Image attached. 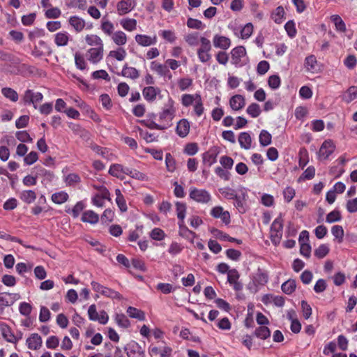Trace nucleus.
<instances>
[{
    "mask_svg": "<svg viewBox=\"0 0 357 357\" xmlns=\"http://www.w3.org/2000/svg\"><path fill=\"white\" fill-rule=\"evenodd\" d=\"M161 91L158 87L152 86H146L142 90V95L144 99L148 102H153L158 95H160Z\"/></svg>",
    "mask_w": 357,
    "mask_h": 357,
    "instance_id": "17",
    "label": "nucleus"
},
{
    "mask_svg": "<svg viewBox=\"0 0 357 357\" xmlns=\"http://www.w3.org/2000/svg\"><path fill=\"white\" fill-rule=\"evenodd\" d=\"M177 218L179 221H184L187 206L185 203L176 202L175 204Z\"/></svg>",
    "mask_w": 357,
    "mask_h": 357,
    "instance_id": "42",
    "label": "nucleus"
},
{
    "mask_svg": "<svg viewBox=\"0 0 357 357\" xmlns=\"http://www.w3.org/2000/svg\"><path fill=\"white\" fill-rule=\"evenodd\" d=\"M115 321L118 326L122 328H128L130 324L129 319L123 314H116L115 316Z\"/></svg>",
    "mask_w": 357,
    "mask_h": 357,
    "instance_id": "57",
    "label": "nucleus"
},
{
    "mask_svg": "<svg viewBox=\"0 0 357 357\" xmlns=\"http://www.w3.org/2000/svg\"><path fill=\"white\" fill-rule=\"evenodd\" d=\"M135 39L136 43L142 47H149L155 45L158 41V38L155 35L150 36L145 34H137Z\"/></svg>",
    "mask_w": 357,
    "mask_h": 357,
    "instance_id": "13",
    "label": "nucleus"
},
{
    "mask_svg": "<svg viewBox=\"0 0 357 357\" xmlns=\"http://www.w3.org/2000/svg\"><path fill=\"white\" fill-rule=\"evenodd\" d=\"M199 151V147L197 143H188L183 149V153L188 155H194Z\"/></svg>",
    "mask_w": 357,
    "mask_h": 357,
    "instance_id": "62",
    "label": "nucleus"
},
{
    "mask_svg": "<svg viewBox=\"0 0 357 357\" xmlns=\"http://www.w3.org/2000/svg\"><path fill=\"white\" fill-rule=\"evenodd\" d=\"M20 198L26 204H31L36 199V194L33 190H26L20 192Z\"/></svg>",
    "mask_w": 357,
    "mask_h": 357,
    "instance_id": "36",
    "label": "nucleus"
},
{
    "mask_svg": "<svg viewBox=\"0 0 357 357\" xmlns=\"http://www.w3.org/2000/svg\"><path fill=\"white\" fill-rule=\"evenodd\" d=\"M126 50L122 47H119L116 50L110 51L109 56L115 58L118 61H123L126 58Z\"/></svg>",
    "mask_w": 357,
    "mask_h": 357,
    "instance_id": "55",
    "label": "nucleus"
},
{
    "mask_svg": "<svg viewBox=\"0 0 357 357\" xmlns=\"http://www.w3.org/2000/svg\"><path fill=\"white\" fill-rule=\"evenodd\" d=\"M0 330L2 336L8 342L16 343L20 339H21V336H15L11 331L10 328L5 323L0 324Z\"/></svg>",
    "mask_w": 357,
    "mask_h": 357,
    "instance_id": "16",
    "label": "nucleus"
},
{
    "mask_svg": "<svg viewBox=\"0 0 357 357\" xmlns=\"http://www.w3.org/2000/svg\"><path fill=\"white\" fill-rule=\"evenodd\" d=\"M331 21L334 23L337 31L345 32L347 30L346 24L342 19L338 15H333L331 17Z\"/></svg>",
    "mask_w": 357,
    "mask_h": 357,
    "instance_id": "41",
    "label": "nucleus"
},
{
    "mask_svg": "<svg viewBox=\"0 0 357 357\" xmlns=\"http://www.w3.org/2000/svg\"><path fill=\"white\" fill-rule=\"evenodd\" d=\"M210 215L214 218H220L225 225H228L231 222L230 213L227 211H224L223 207L220 206L212 208Z\"/></svg>",
    "mask_w": 357,
    "mask_h": 357,
    "instance_id": "8",
    "label": "nucleus"
},
{
    "mask_svg": "<svg viewBox=\"0 0 357 357\" xmlns=\"http://www.w3.org/2000/svg\"><path fill=\"white\" fill-rule=\"evenodd\" d=\"M120 24L128 31H132L136 29L137 20L132 18H123L121 20Z\"/></svg>",
    "mask_w": 357,
    "mask_h": 357,
    "instance_id": "37",
    "label": "nucleus"
},
{
    "mask_svg": "<svg viewBox=\"0 0 357 357\" xmlns=\"http://www.w3.org/2000/svg\"><path fill=\"white\" fill-rule=\"evenodd\" d=\"M221 195L227 199H234L237 192L232 188L226 187L219 190Z\"/></svg>",
    "mask_w": 357,
    "mask_h": 357,
    "instance_id": "61",
    "label": "nucleus"
},
{
    "mask_svg": "<svg viewBox=\"0 0 357 357\" xmlns=\"http://www.w3.org/2000/svg\"><path fill=\"white\" fill-rule=\"evenodd\" d=\"M248 199V189L241 187L238 189V193L234 197V206L241 213H245L248 210L246 201Z\"/></svg>",
    "mask_w": 357,
    "mask_h": 357,
    "instance_id": "3",
    "label": "nucleus"
},
{
    "mask_svg": "<svg viewBox=\"0 0 357 357\" xmlns=\"http://www.w3.org/2000/svg\"><path fill=\"white\" fill-rule=\"evenodd\" d=\"M100 29L106 36H111L114 33V25L105 16L100 22Z\"/></svg>",
    "mask_w": 357,
    "mask_h": 357,
    "instance_id": "26",
    "label": "nucleus"
},
{
    "mask_svg": "<svg viewBox=\"0 0 357 357\" xmlns=\"http://www.w3.org/2000/svg\"><path fill=\"white\" fill-rule=\"evenodd\" d=\"M272 136L266 130H262L259 136V144L261 146H266L271 143Z\"/></svg>",
    "mask_w": 357,
    "mask_h": 357,
    "instance_id": "46",
    "label": "nucleus"
},
{
    "mask_svg": "<svg viewBox=\"0 0 357 357\" xmlns=\"http://www.w3.org/2000/svg\"><path fill=\"white\" fill-rule=\"evenodd\" d=\"M159 35L169 43H174L176 39L175 33L172 30H161Z\"/></svg>",
    "mask_w": 357,
    "mask_h": 357,
    "instance_id": "60",
    "label": "nucleus"
},
{
    "mask_svg": "<svg viewBox=\"0 0 357 357\" xmlns=\"http://www.w3.org/2000/svg\"><path fill=\"white\" fill-rule=\"evenodd\" d=\"M82 221L90 224H96L99 220V215L93 211L89 210L83 213Z\"/></svg>",
    "mask_w": 357,
    "mask_h": 357,
    "instance_id": "32",
    "label": "nucleus"
},
{
    "mask_svg": "<svg viewBox=\"0 0 357 357\" xmlns=\"http://www.w3.org/2000/svg\"><path fill=\"white\" fill-rule=\"evenodd\" d=\"M246 112L252 118H257L261 114V109L258 104L252 103L248 107Z\"/></svg>",
    "mask_w": 357,
    "mask_h": 357,
    "instance_id": "56",
    "label": "nucleus"
},
{
    "mask_svg": "<svg viewBox=\"0 0 357 357\" xmlns=\"http://www.w3.org/2000/svg\"><path fill=\"white\" fill-rule=\"evenodd\" d=\"M238 143L241 149L249 150L252 147V137L249 132H242L239 134Z\"/></svg>",
    "mask_w": 357,
    "mask_h": 357,
    "instance_id": "23",
    "label": "nucleus"
},
{
    "mask_svg": "<svg viewBox=\"0 0 357 357\" xmlns=\"http://www.w3.org/2000/svg\"><path fill=\"white\" fill-rule=\"evenodd\" d=\"M356 98H357V86H351L347 90L344 100L346 102L349 103Z\"/></svg>",
    "mask_w": 357,
    "mask_h": 357,
    "instance_id": "50",
    "label": "nucleus"
},
{
    "mask_svg": "<svg viewBox=\"0 0 357 357\" xmlns=\"http://www.w3.org/2000/svg\"><path fill=\"white\" fill-rule=\"evenodd\" d=\"M119 75L132 79H136L139 77L138 70L134 67L128 66V64H125L123 66L121 73Z\"/></svg>",
    "mask_w": 357,
    "mask_h": 357,
    "instance_id": "25",
    "label": "nucleus"
},
{
    "mask_svg": "<svg viewBox=\"0 0 357 357\" xmlns=\"http://www.w3.org/2000/svg\"><path fill=\"white\" fill-rule=\"evenodd\" d=\"M218 153L215 150H209L202 154L203 162L211 167L217 162Z\"/></svg>",
    "mask_w": 357,
    "mask_h": 357,
    "instance_id": "28",
    "label": "nucleus"
},
{
    "mask_svg": "<svg viewBox=\"0 0 357 357\" xmlns=\"http://www.w3.org/2000/svg\"><path fill=\"white\" fill-rule=\"evenodd\" d=\"M136 6L135 0H121L116 6L119 15H123L130 13Z\"/></svg>",
    "mask_w": 357,
    "mask_h": 357,
    "instance_id": "11",
    "label": "nucleus"
},
{
    "mask_svg": "<svg viewBox=\"0 0 357 357\" xmlns=\"http://www.w3.org/2000/svg\"><path fill=\"white\" fill-rule=\"evenodd\" d=\"M128 357H144V351L135 341H131L124 348Z\"/></svg>",
    "mask_w": 357,
    "mask_h": 357,
    "instance_id": "10",
    "label": "nucleus"
},
{
    "mask_svg": "<svg viewBox=\"0 0 357 357\" xmlns=\"http://www.w3.org/2000/svg\"><path fill=\"white\" fill-rule=\"evenodd\" d=\"M268 275L266 273L258 269V271L253 275L252 281L255 286L264 285L267 283Z\"/></svg>",
    "mask_w": 357,
    "mask_h": 357,
    "instance_id": "27",
    "label": "nucleus"
},
{
    "mask_svg": "<svg viewBox=\"0 0 357 357\" xmlns=\"http://www.w3.org/2000/svg\"><path fill=\"white\" fill-rule=\"evenodd\" d=\"M165 165L168 172H174L176 170V160L170 153H166Z\"/></svg>",
    "mask_w": 357,
    "mask_h": 357,
    "instance_id": "48",
    "label": "nucleus"
},
{
    "mask_svg": "<svg viewBox=\"0 0 357 357\" xmlns=\"http://www.w3.org/2000/svg\"><path fill=\"white\" fill-rule=\"evenodd\" d=\"M189 131H190L189 121L185 119H183L180 120L178 122L176 128V132L177 135L180 137L183 138L188 135Z\"/></svg>",
    "mask_w": 357,
    "mask_h": 357,
    "instance_id": "22",
    "label": "nucleus"
},
{
    "mask_svg": "<svg viewBox=\"0 0 357 357\" xmlns=\"http://www.w3.org/2000/svg\"><path fill=\"white\" fill-rule=\"evenodd\" d=\"M88 316L91 321H98L100 324H106L109 320L107 312L102 310L98 313L95 304L91 305L88 309Z\"/></svg>",
    "mask_w": 357,
    "mask_h": 357,
    "instance_id": "5",
    "label": "nucleus"
},
{
    "mask_svg": "<svg viewBox=\"0 0 357 357\" xmlns=\"http://www.w3.org/2000/svg\"><path fill=\"white\" fill-rule=\"evenodd\" d=\"M284 29L287 31V35L290 38H292L296 36V29L295 23L294 21H292V20L288 21L284 25Z\"/></svg>",
    "mask_w": 357,
    "mask_h": 357,
    "instance_id": "63",
    "label": "nucleus"
},
{
    "mask_svg": "<svg viewBox=\"0 0 357 357\" xmlns=\"http://www.w3.org/2000/svg\"><path fill=\"white\" fill-rule=\"evenodd\" d=\"M174 104V100L169 98L162 111L159 114V120L161 124L167 126V128L172 126V121L175 116L176 109Z\"/></svg>",
    "mask_w": 357,
    "mask_h": 357,
    "instance_id": "1",
    "label": "nucleus"
},
{
    "mask_svg": "<svg viewBox=\"0 0 357 357\" xmlns=\"http://www.w3.org/2000/svg\"><path fill=\"white\" fill-rule=\"evenodd\" d=\"M331 233L335 238L338 240L339 243L343 241L344 229L340 225H334L331 228Z\"/></svg>",
    "mask_w": 357,
    "mask_h": 357,
    "instance_id": "58",
    "label": "nucleus"
},
{
    "mask_svg": "<svg viewBox=\"0 0 357 357\" xmlns=\"http://www.w3.org/2000/svg\"><path fill=\"white\" fill-rule=\"evenodd\" d=\"M127 313L130 317L135 318L139 321H143L145 319L144 312L136 307L131 306L128 307L127 309Z\"/></svg>",
    "mask_w": 357,
    "mask_h": 357,
    "instance_id": "40",
    "label": "nucleus"
},
{
    "mask_svg": "<svg viewBox=\"0 0 357 357\" xmlns=\"http://www.w3.org/2000/svg\"><path fill=\"white\" fill-rule=\"evenodd\" d=\"M200 43L201 46L197 52V56L200 62L206 63L211 59V55L209 53L211 50V41L205 37L200 38Z\"/></svg>",
    "mask_w": 357,
    "mask_h": 357,
    "instance_id": "4",
    "label": "nucleus"
},
{
    "mask_svg": "<svg viewBox=\"0 0 357 357\" xmlns=\"http://www.w3.org/2000/svg\"><path fill=\"white\" fill-rule=\"evenodd\" d=\"M178 234L183 238H185L186 239H190V238H194L197 237V234L195 232L190 230L184 223V221H179L178 222Z\"/></svg>",
    "mask_w": 357,
    "mask_h": 357,
    "instance_id": "29",
    "label": "nucleus"
},
{
    "mask_svg": "<svg viewBox=\"0 0 357 357\" xmlns=\"http://www.w3.org/2000/svg\"><path fill=\"white\" fill-rule=\"evenodd\" d=\"M189 197L195 202L202 204H208L212 199V196L208 190L195 187L190 188Z\"/></svg>",
    "mask_w": 357,
    "mask_h": 357,
    "instance_id": "2",
    "label": "nucleus"
},
{
    "mask_svg": "<svg viewBox=\"0 0 357 357\" xmlns=\"http://www.w3.org/2000/svg\"><path fill=\"white\" fill-rule=\"evenodd\" d=\"M85 41L89 46H96V47H104L102 39L96 34L86 35L85 36Z\"/></svg>",
    "mask_w": 357,
    "mask_h": 357,
    "instance_id": "33",
    "label": "nucleus"
},
{
    "mask_svg": "<svg viewBox=\"0 0 357 357\" xmlns=\"http://www.w3.org/2000/svg\"><path fill=\"white\" fill-rule=\"evenodd\" d=\"M283 229V219L282 215H280L277 217L274 221L273 222L271 230L273 231H276L277 233H282Z\"/></svg>",
    "mask_w": 357,
    "mask_h": 357,
    "instance_id": "51",
    "label": "nucleus"
},
{
    "mask_svg": "<svg viewBox=\"0 0 357 357\" xmlns=\"http://www.w3.org/2000/svg\"><path fill=\"white\" fill-rule=\"evenodd\" d=\"M68 195L64 191H60L52 195V201L56 204H62L68 199Z\"/></svg>",
    "mask_w": 357,
    "mask_h": 357,
    "instance_id": "38",
    "label": "nucleus"
},
{
    "mask_svg": "<svg viewBox=\"0 0 357 357\" xmlns=\"http://www.w3.org/2000/svg\"><path fill=\"white\" fill-rule=\"evenodd\" d=\"M342 220V215L338 210H333L330 212L326 218V221L328 223H333L335 222H339Z\"/></svg>",
    "mask_w": 357,
    "mask_h": 357,
    "instance_id": "52",
    "label": "nucleus"
},
{
    "mask_svg": "<svg viewBox=\"0 0 357 357\" xmlns=\"http://www.w3.org/2000/svg\"><path fill=\"white\" fill-rule=\"evenodd\" d=\"M68 23L76 32H81L86 26L84 20L77 15L70 16Z\"/></svg>",
    "mask_w": 357,
    "mask_h": 357,
    "instance_id": "21",
    "label": "nucleus"
},
{
    "mask_svg": "<svg viewBox=\"0 0 357 357\" xmlns=\"http://www.w3.org/2000/svg\"><path fill=\"white\" fill-rule=\"evenodd\" d=\"M329 250V248L327 245L321 244L314 250V255L318 259H322L328 255Z\"/></svg>",
    "mask_w": 357,
    "mask_h": 357,
    "instance_id": "59",
    "label": "nucleus"
},
{
    "mask_svg": "<svg viewBox=\"0 0 357 357\" xmlns=\"http://www.w3.org/2000/svg\"><path fill=\"white\" fill-rule=\"evenodd\" d=\"M150 68L151 70L155 72L159 76L167 78L169 80L172 79V75L167 65L153 61L151 63Z\"/></svg>",
    "mask_w": 357,
    "mask_h": 357,
    "instance_id": "9",
    "label": "nucleus"
},
{
    "mask_svg": "<svg viewBox=\"0 0 357 357\" xmlns=\"http://www.w3.org/2000/svg\"><path fill=\"white\" fill-rule=\"evenodd\" d=\"M231 63L235 66H241V59L246 55V50L243 46H238L231 51Z\"/></svg>",
    "mask_w": 357,
    "mask_h": 357,
    "instance_id": "14",
    "label": "nucleus"
},
{
    "mask_svg": "<svg viewBox=\"0 0 357 357\" xmlns=\"http://www.w3.org/2000/svg\"><path fill=\"white\" fill-rule=\"evenodd\" d=\"M104 47H92L87 51V59L92 63H98L103 57Z\"/></svg>",
    "mask_w": 357,
    "mask_h": 357,
    "instance_id": "12",
    "label": "nucleus"
},
{
    "mask_svg": "<svg viewBox=\"0 0 357 357\" xmlns=\"http://www.w3.org/2000/svg\"><path fill=\"white\" fill-rule=\"evenodd\" d=\"M245 98L241 95L233 96L229 100V105L234 111H238L245 106Z\"/></svg>",
    "mask_w": 357,
    "mask_h": 357,
    "instance_id": "24",
    "label": "nucleus"
},
{
    "mask_svg": "<svg viewBox=\"0 0 357 357\" xmlns=\"http://www.w3.org/2000/svg\"><path fill=\"white\" fill-rule=\"evenodd\" d=\"M335 150V146L333 142L331 139L325 140L318 151V158L319 160H326Z\"/></svg>",
    "mask_w": 357,
    "mask_h": 357,
    "instance_id": "7",
    "label": "nucleus"
},
{
    "mask_svg": "<svg viewBox=\"0 0 357 357\" xmlns=\"http://www.w3.org/2000/svg\"><path fill=\"white\" fill-rule=\"evenodd\" d=\"M126 175L130 176L131 178L139 181H146L147 176L142 172L134 169L128 168L126 169Z\"/></svg>",
    "mask_w": 357,
    "mask_h": 357,
    "instance_id": "45",
    "label": "nucleus"
},
{
    "mask_svg": "<svg viewBox=\"0 0 357 357\" xmlns=\"http://www.w3.org/2000/svg\"><path fill=\"white\" fill-rule=\"evenodd\" d=\"M284 14V8L282 6H278L272 13L271 17L275 23L280 24L282 22Z\"/></svg>",
    "mask_w": 357,
    "mask_h": 357,
    "instance_id": "53",
    "label": "nucleus"
},
{
    "mask_svg": "<svg viewBox=\"0 0 357 357\" xmlns=\"http://www.w3.org/2000/svg\"><path fill=\"white\" fill-rule=\"evenodd\" d=\"M165 236V233L160 228H154L150 233V237L155 241H161Z\"/></svg>",
    "mask_w": 357,
    "mask_h": 357,
    "instance_id": "64",
    "label": "nucleus"
},
{
    "mask_svg": "<svg viewBox=\"0 0 357 357\" xmlns=\"http://www.w3.org/2000/svg\"><path fill=\"white\" fill-rule=\"evenodd\" d=\"M213 43L215 47L226 50L229 48L231 40L227 37L217 34L213 38Z\"/></svg>",
    "mask_w": 357,
    "mask_h": 357,
    "instance_id": "18",
    "label": "nucleus"
},
{
    "mask_svg": "<svg viewBox=\"0 0 357 357\" xmlns=\"http://www.w3.org/2000/svg\"><path fill=\"white\" fill-rule=\"evenodd\" d=\"M101 295L111 299H116L119 301L123 299V296L119 292L105 286H104L102 289Z\"/></svg>",
    "mask_w": 357,
    "mask_h": 357,
    "instance_id": "35",
    "label": "nucleus"
},
{
    "mask_svg": "<svg viewBox=\"0 0 357 357\" xmlns=\"http://www.w3.org/2000/svg\"><path fill=\"white\" fill-rule=\"evenodd\" d=\"M112 41L118 46L124 45L127 43V36L122 31H116L110 36Z\"/></svg>",
    "mask_w": 357,
    "mask_h": 357,
    "instance_id": "31",
    "label": "nucleus"
},
{
    "mask_svg": "<svg viewBox=\"0 0 357 357\" xmlns=\"http://www.w3.org/2000/svg\"><path fill=\"white\" fill-rule=\"evenodd\" d=\"M31 172L33 174L36 175L37 178L41 177L44 181H52L54 177V175L52 172L47 170L40 165L35 166Z\"/></svg>",
    "mask_w": 357,
    "mask_h": 357,
    "instance_id": "15",
    "label": "nucleus"
},
{
    "mask_svg": "<svg viewBox=\"0 0 357 357\" xmlns=\"http://www.w3.org/2000/svg\"><path fill=\"white\" fill-rule=\"evenodd\" d=\"M305 68L307 71L315 72L317 68V60L314 55L312 54L305 59Z\"/></svg>",
    "mask_w": 357,
    "mask_h": 357,
    "instance_id": "34",
    "label": "nucleus"
},
{
    "mask_svg": "<svg viewBox=\"0 0 357 357\" xmlns=\"http://www.w3.org/2000/svg\"><path fill=\"white\" fill-rule=\"evenodd\" d=\"M315 168L313 166H309L298 178V181L304 180H311L314 177Z\"/></svg>",
    "mask_w": 357,
    "mask_h": 357,
    "instance_id": "54",
    "label": "nucleus"
},
{
    "mask_svg": "<svg viewBox=\"0 0 357 357\" xmlns=\"http://www.w3.org/2000/svg\"><path fill=\"white\" fill-rule=\"evenodd\" d=\"M194 110L198 116H201L204 113V108L201 96L198 93L195 94V103L194 105Z\"/></svg>",
    "mask_w": 357,
    "mask_h": 357,
    "instance_id": "49",
    "label": "nucleus"
},
{
    "mask_svg": "<svg viewBox=\"0 0 357 357\" xmlns=\"http://www.w3.org/2000/svg\"><path fill=\"white\" fill-rule=\"evenodd\" d=\"M43 99V95L40 92H34L31 89L26 90L22 97L24 105L33 104L36 109L37 108L36 103L41 102Z\"/></svg>",
    "mask_w": 357,
    "mask_h": 357,
    "instance_id": "6",
    "label": "nucleus"
},
{
    "mask_svg": "<svg viewBox=\"0 0 357 357\" xmlns=\"http://www.w3.org/2000/svg\"><path fill=\"white\" fill-rule=\"evenodd\" d=\"M26 345L29 349L37 350L42 346V338L38 333H32L30 337L26 339Z\"/></svg>",
    "mask_w": 357,
    "mask_h": 357,
    "instance_id": "19",
    "label": "nucleus"
},
{
    "mask_svg": "<svg viewBox=\"0 0 357 357\" xmlns=\"http://www.w3.org/2000/svg\"><path fill=\"white\" fill-rule=\"evenodd\" d=\"M70 38V34L67 31H60L54 36V43L59 47L68 45Z\"/></svg>",
    "mask_w": 357,
    "mask_h": 357,
    "instance_id": "30",
    "label": "nucleus"
},
{
    "mask_svg": "<svg viewBox=\"0 0 357 357\" xmlns=\"http://www.w3.org/2000/svg\"><path fill=\"white\" fill-rule=\"evenodd\" d=\"M255 335L261 340H266L271 336V331L266 326H261L255 329Z\"/></svg>",
    "mask_w": 357,
    "mask_h": 357,
    "instance_id": "43",
    "label": "nucleus"
},
{
    "mask_svg": "<svg viewBox=\"0 0 357 357\" xmlns=\"http://www.w3.org/2000/svg\"><path fill=\"white\" fill-rule=\"evenodd\" d=\"M128 167H124L121 164H112L109 169V174L112 176L116 177L123 180L124 178V175L126 174V171Z\"/></svg>",
    "mask_w": 357,
    "mask_h": 357,
    "instance_id": "20",
    "label": "nucleus"
},
{
    "mask_svg": "<svg viewBox=\"0 0 357 357\" xmlns=\"http://www.w3.org/2000/svg\"><path fill=\"white\" fill-rule=\"evenodd\" d=\"M1 93L8 99L13 102H17L19 96L17 93L10 87H4L1 89Z\"/></svg>",
    "mask_w": 357,
    "mask_h": 357,
    "instance_id": "44",
    "label": "nucleus"
},
{
    "mask_svg": "<svg viewBox=\"0 0 357 357\" xmlns=\"http://www.w3.org/2000/svg\"><path fill=\"white\" fill-rule=\"evenodd\" d=\"M296 284L294 280L289 279L282 283L281 286L282 291L287 295L291 294L296 289Z\"/></svg>",
    "mask_w": 357,
    "mask_h": 357,
    "instance_id": "39",
    "label": "nucleus"
},
{
    "mask_svg": "<svg viewBox=\"0 0 357 357\" xmlns=\"http://www.w3.org/2000/svg\"><path fill=\"white\" fill-rule=\"evenodd\" d=\"M140 123L145 126L146 127L150 129H155V130H165L167 128V126H162L161 123L158 124L154 121L151 119H144L140 121Z\"/></svg>",
    "mask_w": 357,
    "mask_h": 357,
    "instance_id": "47",
    "label": "nucleus"
}]
</instances>
